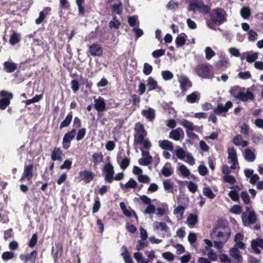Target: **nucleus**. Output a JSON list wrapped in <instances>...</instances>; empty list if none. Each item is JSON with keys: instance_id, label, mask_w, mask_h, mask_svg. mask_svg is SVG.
<instances>
[{"instance_id": "nucleus-19", "label": "nucleus", "mask_w": 263, "mask_h": 263, "mask_svg": "<svg viewBox=\"0 0 263 263\" xmlns=\"http://www.w3.org/2000/svg\"><path fill=\"white\" fill-rule=\"evenodd\" d=\"M216 67L221 69L226 68L227 65L229 64V60L228 58L224 54H221L219 56V60L216 63Z\"/></svg>"}, {"instance_id": "nucleus-29", "label": "nucleus", "mask_w": 263, "mask_h": 263, "mask_svg": "<svg viewBox=\"0 0 263 263\" xmlns=\"http://www.w3.org/2000/svg\"><path fill=\"white\" fill-rule=\"evenodd\" d=\"M120 207L124 214L127 217H130L133 214L135 215L136 218H138L137 216L136 215L135 212L131 210L129 208L127 209L126 206L124 202H121L120 203Z\"/></svg>"}, {"instance_id": "nucleus-7", "label": "nucleus", "mask_w": 263, "mask_h": 263, "mask_svg": "<svg viewBox=\"0 0 263 263\" xmlns=\"http://www.w3.org/2000/svg\"><path fill=\"white\" fill-rule=\"evenodd\" d=\"M0 95L2 99L0 100V109L4 110L10 103V100L13 98V95L11 92L5 90H2L0 92Z\"/></svg>"}, {"instance_id": "nucleus-1", "label": "nucleus", "mask_w": 263, "mask_h": 263, "mask_svg": "<svg viewBox=\"0 0 263 263\" xmlns=\"http://www.w3.org/2000/svg\"><path fill=\"white\" fill-rule=\"evenodd\" d=\"M211 235L213 239L227 242L230 237V230L227 227L218 226L213 229Z\"/></svg>"}, {"instance_id": "nucleus-46", "label": "nucleus", "mask_w": 263, "mask_h": 263, "mask_svg": "<svg viewBox=\"0 0 263 263\" xmlns=\"http://www.w3.org/2000/svg\"><path fill=\"white\" fill-rule=\"evenodd\" d=\"M205 58L208 60H211L215 55V52L210 47H206L204 50Z\"/></svg>"}, {"instance_id": "nucleus-28", "label": "nucleus", "mask_w": 263, "mask_h": 263, "mask_svg": "<svg viewBox=\"0 0 263 263\" xmlns=\"http://www.w3.org/2000/svg\"><path fill=\"white\" fill-rule=\"evenodd\" d=\"M200 99V93L198 92L195 91L186 97V100L190 103H194Z\"/></svg>"}, {"instance_id": "nucleus-26", "label": "nucleus", "mask_w": 263, "mask_h": 263, "mask_svg": "<svg viewBox=\"0 0 263 263\" xmlns=\"http://www.w3.org/2000/svg\"><path fill=\"white\" fill-rule=\"evenodd\" d=\"M52 254L54 258H58L61 256L63 253V247L61 244H57L53 247L51 250Z\"/></svg>"}, {"instance_id": "nucleus-11", "label": "nucleus", "mask_w": 263, "mask_h": 263, "mask_svg": "<svg viewBox=\"0 0 263 263\" xmlns=\"http://www.w3.org/2000/svg\"><path fill=\"white\" fill-rule=\"evenodd\" d=\"M232 106V103L231 101H228L224 106L222 104H218L217 107L214 109V112L217 115H220L222 113L228 112Z\"/></svg>"}, {"instance_id": "nucleus-14", "label": "nucleus", "mask_w": 263, "mask_h": 263, "mask_svg": "<svg viewBox=\"0 0 263 263\" xmlns=\"http://www.w3.org/2000/svg\"><path fill=\"white\" fill-rule=\"evenodd\" d=\"M37 256V252L35 250L33 251L29 254L25 255L22 254L20 256V259L24 262L30 261L31 263H34Z\"/></svg>"}, {"instance_id": "nucleus-48", "label": "nucleus", "mask_w": 263, "mask_h": 263, "mask_svg": "<svg viewBox=\"0 0 263 263\" xmlns=\"http://www.w3.org/2000/svg\"><path fill=\"white\" fill-rule=\"evenodd\" d=\"M203 193L209 199H213L215 195L213 193L212 190L209 187H205L203 189Z\"/></svg>"}, {"instance_id": "nucleus-62", "label": "nucleus", "mask_w": 263, "mask_h": 263, "mask_svg": "<svg viewBox=\"0 0 263 263\" xmlns=\"http://www.w3.org/2000/svg\"><path fill=\"white\" fill-rule=\"evenodd\" d=\"M248 39L250 41L254 42L257 40V34L253 30H250L248 32Z\"/></svg>"}, {"instance_id": "nucleus-37", "label": "nucleus", "mask_w": 263, "mask_h": 263, "mask_svg": "<svg viewBox=\"0 0 263 263\" xmlns=\"http://www.w3.org/2000/svg\"><path fill=\"white\" fill-rule=\"evenodd\" d=\"M122 4L121 2H119L117 4L112 5L111 7V12L112 13H116L117 14H121L122 12Z\"/></svg>"}, {"instance_id": "nucleus-52", "label": "nucleus", "mask_w": 263, "mask_h": 263, "mask_svg": "<svg viewBox=\"0 0 263 263\" xmlns=\"http://www.w3.org/2000/svg\"><path fill=\"white\" fill-rule=\"evenodd\" d=\"M128 23L129 25L132 27H134L136 25L138 26L139 24V23L138 20V16L136 15L130 16L128 18Z\"/></svg>"}, {"instance_id": "nucleus-42", "label": "nucleus", "mask_w": 263, "mask_h": 263, "mask_svg": "<svg viewBox=\"0 0 263 263\" xmlns=\"http://www.w3.org/2000/svg\"><path fill=\"white\" fill-rule=\"evenodd\" d=\"M240 15L243 19H248L251 15V10L248 7H243L240 11Z\"/></svg>"}, {"instance_id": "nucleus-17", "label": "nucleus", "mask_w": 263, "mask_h": 263, "mask_svg": "<svg viewBox=\"0 0 263 263\" xmlns=\"http://www.w3.org/2000/svg\"><path fill=\"white\" fill-rule=\"evenodd\" d=\"M94 107L98 111H103L105 110L106 104L104 99L102 97L95 99Z\"/></svg>"}, {"instance_id": "nucleus-2", "label": "nucleus", "mask_w": 263, "mask_h": 263, "mask_svg": "<svg viewBox=\"0 0 263 263\" xmlns=\"http://www.w3.org/2000/svg\"><path fill=\"white\" fill-rule=\"evenodd\" d=\"M188 10L193 11L194 13L199 11L209 13L211 11V8L204 5L202 0H190Z\"/></svg>"}, {"instance_id": "nucleus-61", "label": "nucleus", "mask_w": 263, "mask_h": 263, "mask_svg": "<svg viewBox=\"0 0 263 263\" xmlns=\"http://www.w3.org/2000/svg\"><path fill=\"white\" fill-rule=\"evenodd\" d=\"M175 153L179 159L182 160L185 158V153L182 148L180 147L178 148L176 151H175Z\"/></svg>"}, {"instance_id": "nucleus-56", "label": "nucleus", "mask_w": 263, "mask_h": 263, "mask_svg": "<svg viewBox=\"0 0 263 263\" xmlns=\"http://www.w3.org/2000/svg\"><path fill=\"white\" fill-rule=\"evenodd\" d=\"M223 180L226 183H229L233 185L236 182V179L234 176L232 175H224Z\"/></svg>"}, {"instance_id": "nucleus-18", "label": "nucleus", "mask_w": 263, "mask_h": 263, "mask_svg": "<svg viewBox=\"0 0 263 263\" xmlns=\"http://www.w3.org/2000/svg\"><path fill=\"white\" fill-rule=\"evenodd\" d=\"M184 132L181 128L172 130L169 134V137L175 141H179L181 137H183Z\"/></svg>"}, {"instance_id": "nucleus-27", "label": "nucleus", "mask_w": 263, "mask_h": 263, "mask_svg": "<svg viewBox=\"0 0 263 263\" xmlns=\"http://www.w3.org/2000/svg\"><path fill=\"white\" fill-rule=\"evenodd\" d=\"M244 157L246 160L250 162H253L256 158L254 152L248 148L245 149Z\"/></svg>"}, {"instance_id": "nucleus-64", "label": "nucleus", "mask_w": 263, "mask_h": 263, "mask_svg": "<svg viewBox=\"0 0 263 263\" xmlns=\"http://www.w3.org/2000/svg\"><path fill=\"white\" fill-rule=\"evenodd\" d=\"M139 182L143 183H149L151 181L149 177L146 175H140L138 177Z\"/></svg>"}, {"instance_id": "nucleus-53", "label": "nucleus", "mask_w": 263, "mask_h": 263, "mask_svg": "<svg viewBox=\"0 0 263 263\" xmlns=\"http://www.w3.org/2000/svg\"><path fill=\"white\" fill-rule=\"evenodd\" d=\"M246 61L249 63H252L257 59L258 54L257 52H254L250 55L248 52L246 53Z\"/></svg>"}, {"instance_id": "nucleus-39", "label": "nucleus", "mask_w": 263, "mask_h": 263, "mask_svg": "<svg viewBox=\"0 0 263 263\" xmlns=\"http://www.w3.org/2000/svg\"><path fill=\"white\" fill-rule=\"evenodd\" d=\"M76 130L75 129H73L65 134L63 139H64L65 141L70 142L76 136Z\"/></svg>"}, {"instance_id": "nucleus-57", "label": "nucleus", "mask_w": 263, "mask_h": 263, "mask_svg": "<svg viewBox=\"0 0 263 263\" xmlns=\"http://www.w3.org/2000/svg\"><path fill=\"white\" fill-rule=\"evenodd\" d=\"M179 170L181 174L184 177H187L190 174L189 170L183 164H181L179 166Z\"/></svg>"}, {"instance_id": "nucleus-51", "label": "nucleus", "mask_w": 263, "mask_h": 263, "mask_svg": "<svg viewBox=\"0 0 263 263\" xmlns=\"http://www.w3.org/2000/svg\"><path fill=\"white\" fill-rule=\"evenodd\" d=\"M161 75L165 81H169L173 79L174 75L170 71L164 70L161 72Z\"/></svg>"}, {"instance_id": "nucleus-43", "label": "nucleus", "mask_w": 263, "mask_h": 263, "mask_svg": "<svg viewBox=\"0 0 263 263\" xmlns=\"http://www.w3.org/2000/svg\"><path fill=\"white\" fill-rule=\"evenodd\" d=\"M180 124L183 126L186 130H193V129H194L193 127V123L187 120L183 119L180 121Z\"/></svg>"}, {"instance_id": "nucleus-38", "label": "nucleus", "mask_w": 263, "mask_h": 263, "mask_svg": "<svg viewBox=\"0 0 263 263\" xmlns=\"http://www.w3.org/2000/svg\"><path fill=\"white\" fill-rule=\"evenodd\" d=\"M122 249L124 251L122 253L121 255L124 258V260L126 263H133L132 259L130 256V255L127 250V248L123 246Z\"/></svg>"}, {"instance_id": "nucleus-4", "label": "nucleus", "mask_w": 263, "mask_h": 263, "mask_svg": "<svg viewBox=\"0 0 263 263\" xmlns=\"http://www.w3.org/2000/svg\"><path fill=\"white\" fill-rule=\"evenodd\" d=\"M134 130V142L141 144L147 135L143 125L140 123H137L135 125Z\"/></svg>"}, {"instance_id": "nucleus-6", "label": "nucleus", "mask_w": 263, "mask_h": 263, "mask_svg": "<svg viewBox=\"0 0 263 263\" xmlns=\"http://www.w3.org/2000/svg\"><path fill=\"white\" fill-rule=\"evenodd\" d=\"M196 71L198 76L202 78L210 79L212 78L211 66L208 64L198 65L196 68Z\"/></svg>"}, {"instance_id": "nucleus-9", "label": "nucleus", "mask_w": 263, "mask_h": 263, "mask_svg": "<svg viewBox=\"0 0 263 263\" xmlns=\"http://www.w3.org/2000/svg\"><path fill=\"white\" fill-rule=\"evenodd\" d=\"M103 172L105 174V180L111 183L114 180V170L113 166L109 163L104 166Z\"/></svg>"}, {"instance_id": "nucleus-24", "label": "nucleus", "mask_w": 263, "mask_h": 263, "mask_svg": "<svg viewBox=\"0 0 263 263\" xmlns=\"http://www.w3.org/2000/svg\"><path fill=\"white\" fill-rule=\"evenodd\" d=\"M51 9L50 8H45L43 10L41 11L39 13V16L35 20V24L39 25L41 24L46 16L49 13Z\"/></svg>"}, {"instance_id": "nucleus-31", "label": "nucleus", "mask_w": 263, "mask_h": 263, "mask_svg": "<svg viewBox=\"0 0 263 263\" xmlns=\"http://www.w3.org/2000/svg\"><path fill=\"white\" fill-rule=\"evenodd\" d=\"M198 222V217L196 215L191 214L187 218V223L190 228H193Z\"/></svg>"}, {"instance_id": "nucleus-41", "label": "nucleus", "mask_w": 263, "mask_h": 263, "mask_svg": "<svg viewBox=\"0 0 263 263\" xmlns=\"http://www.w3.org/2000/svg\"><path fill=\"white\" fill-rule=\"evenodd\" d=\"M72 119V113H70L67 115L65 119L61 123L60 128L61 129L68 126L71 122Z\"/></svg>"}, {"instance_id": "nucleus-60", "label": "nucleus", "mask_w": 263, "mask_h": 263, "mask_svg": "<svg viewBox=\"0 0 263 263\" xmlns=\"http://www.w3.org/2000/svg\"><path fill=\"white\" fill-rule=\"evenodd\" d=\"M238 77L239 78L242 79V80H247L251 77V74L249 71H243V72H240L238 74Z\"/></svg>"}, {"instance_id": "nucleus-15", "label": "nucleus", "mask_w": 263, "mask_h": 263, "mask_svg": "<svg viewBox=\"0 0 263 263\" xmlns=\"http://www.w3.org/2000/svg\"><path fill=\"white\" fill-rule=\"evenodd\" d=\"M228 159L231 161V168H236L238 165L237 157L236 152L233 147L228 149Z\"/></svg>"}, {"instance_id": "nucleus-35", "label": "nucleus", "mask_w": 263, "mask_h": 263, "mask_svg": "<svg viewBox=\"0 0 263 263\" xmlns=\"http://www.w3.org/2000/svg\"><path fill=\"white\" fill-rule=\"evenodd\" d=\"M146 85L148 87V91L155 90L157 89L158 87L157 81L151 77H149L148 78Z\"/></svg>"}, {"instance_id": "nucleus-33", "label": "nucleus", "mask_w": 263, "mask_h": 263, "mask_svg": "<svg viewBox=\"0 0 263 263\" xmlns=\"http://www.w3.org/2000/svg\"><path fill=\"white\" fill-rule=\"evenodd\" d=\"M94 165L97 166L103 161V156L101 153H95L92 156Z\"/></svg>"}, {"instance_id": "nucleus-55", "label": "nucleus", "mask_w": 263, "mask_h": 263, "mask_svg": "<svg viewBox=\"0 0 263 263\" xmlns=\"http://www.w3.org/2000/svg\"><path fill=\"white\" fill-rule=\"evenodd\" d=\"M121 24L120 22L116 19V17H114L111 21H110L109 23V27L110 28H115L118 29L119 28Z\"/></svg>"}, {"instance_id": "nucleus-40", "label": "nucleus", "mask_w": 263, "mask_h": 263, "mask_svg": "<svg viewBox=\"0 0 263 263\" xmlns=\"http://www.w3.org/2000/svg\"><path fill=\"white\" fill-rule=\"evenodd\" d=\"M161 173L163 176L168 177L173 174V171L168 164H166L161 170Z\"/></svg>"}, {"instance_id": "nucleus-8", "label": "nucleus", "mask_w": 263, "mask_h": 263, "mask_svg": "<svg viewBox=\"0 0 263 263\" xmlns=\"http://www.w3.org/2000/svg\"><path fill=\"white\" fill-rule=\"evenodd\" d=\"M241 218L243 224L245 226H248L251 224H254L256 220V216L255 213L253 211H249L247 214L243 212L241 215Z\"/></svg>"}, {"instance_id": "nucleus-47", "label": "nucleus", "mask_w": 263, "mask_h": 263, "mask_svg": "<svg viewBox=\"0 0 263 263\" xmlns=\"http://www.w3.org/2000/svg\"><path fill=\"white\" fill-rule=\"evenodd\" d=\"M240 196L245 204H249L250 203V198L248 193L247 191H242L241 193Z\"/></svg>"}, {"instance_id": "nucleus-21", "label": "nucleus", "mask_w": 263, "mask_h": 263, "mask_svg": "<svg viewBox=\"0 0 263 263\" xmlns=\"http://www.w3.org/2000/svg\"><path fill=\"white\" fill-rule=\"evenodd\" d=\"M159 146L162 149L173 152L174 150V146L173 143L167 140H160L159 141Z\"/></svg>"}, {"instance_id": "nucleus-54", "label": "nucleus", "mask_w": 263, "mask_h": 263, "mask_svg": "<svg viewBox=\"0 0 263 263\" xmlns=\"http://www.w3.org/2000/svg\"><path fill=\"white\" fill-rule=\"evenodd\" d=\"M20 41L19 35L16 33L14 32L10 36V39L9 40V42L11 45H14Z\"/></svg>"}, {"instance_id": "nucleus-10", "label": "nucleus", "mask_w": 263, "mask_h": 263, "mask_svg": "<svg viewBox=\"0 0 263 263\" xmlns=\"http://www.w3.org/2000/svg\"><path fill=\"white\" fill-rule=\"evenodd\" d=\"M33 177V165L30 164L25 165L24 169V172L22 176L20 179L21 181H23L27 180L30 181Z\"/></svg>"}, {"instance_id": "nucleus-22", "label": "nucleus", "mask_w": 263, "mask_h": 263, "mask_svg": "<svg viewBox=\"0 0 263 263\" xmlns=\"http://www.w3.org/2000/svg\"><path fill=\"white\" fill-rule=\"evenodd\" d=\"M64 156L62 151L58 147H54L51 155V158L53 161H62Z\"/></svg>"}, {"instance_id": "nucleus-3", "label": "nucleus", "mask_w": 263, "mask_h": 263, "mask_svg": "<svg viewBox=\"0 0 263 263\" xmlns=\"http://www.w3.org/2000/svg\"><path fill=\"white\" fill-rule=\"evenodd\" d=\"M253 87V86L247 88L245 87L240 88L236 96V98L243 102L254 101L255 100V97L254 94L251 91V89Z\"/></svg>"}, {"instance_id": "nucleus-12", "label": "nucleus", "mask_w": 263, "mask_h": 263, "mask_svg": "<svg viewBox=\"0 0 263 263\" xmlns=\"http://www.w3.org/2000/svg\"><path fill=\"white\" fill-rule=\"evenodd\" d=\"M251 246L253 252L257 254H259L260 253L259 248L263 249V239L260 238L253 239L251 241Z\"/></svg>"}, {"instance_id": "nucleus-44", "label": "nucleus", "mask_w": 263, "mask_h": 263, "mask_svg": "<svg viewBox=\"0 0 263 263\" xmlns=\"http://www.w3.org/2000/svg\"><path fill=\"white\" fill-rule=\"evenodd\" d=\"M164 189L168 192H172L174 183L170 179L164 180L163 181Z\"/></svg>"}, {"instance_id": "nucleus-13", "label": "nucleus", "mask_w": 263, "mask_h": 263, "mask_svg": "<svg viewBox=\"0 0 263 263\" xmlns=\"http://www.w3.org/2000/svg\"><path fill=\"white\" fill-rule=\"evenodd\" d=\"M178 81L182 90H186L191 86V83L189 79L184 75L178 76Z\"/></svg>"}, {"instance_id": "nucleus-50", "label": "nucleus", "mask_w": 263, "mask_h": 263, "mask_svg": "<svg viewBox=\"0 0 263 263\" xmlns=\"http://www.w3.org/2000/svg\"><path fill=\"white\" fill-rule=\"evenodd\" d=\"M230 198L234 201H238L239 200V196L238 192L235 190H232L230 191L228 194Z\"/></svg>"}, {"instance_id": "nucleus-63", "label": "nucleus", "mask_w": 263, "mask_h": 263, "mask_svg": "<svg viewBox=\"0 0 263 263\" xmlns=\"http://www.w3.org/2000/svg\"><path fill=\"white\" fill-rule=\"evenodd\" d=\"M207 256L209 259L213 261H216L218 259V256L216 253L213 252V251L211 249L208 253Z\"/></svg>"}, {"instance_id": "nucleus-16", "label": "nucleus", "mask_w": 263, "mask_h": 263, "mask_svg": "<svg viewBox=\"0 0 263 263\" xmlns=\"http://www.w3.org/2000/svg\"><path fill=\"white\" fill-rule=\"evenodd\" d=\"M79 176L86 183H89L93 179L95 174L91 171L84 170L79 172Z\"/></svg>"}, {"instance_id": "nucleus-23", "label": "nucleus", "mask_w": 263, "mask_h": 263, "mask_svg": "<svg viewBox=\"0 0 263 263\" xmlns=\"http://www.w3.org/2000/svg\"><path fill=\"white\" fill-rule=\"evenodd\" d=\"M156 215L157 216L161 217L169 213L168 206L166 203H162L156 209Z\"/></svg>"}, {"instance_id": "nucleus-32", "label": "nucleus", "mask_w": 263, "mask_h": 263, "mask_svg": "<svg viewBox=\"0 0 263 263\" xmlns=\"http://www.w3.org/2000/svg\"><path fill=\"white\" fill-rule=\"evenodd\" d=\"M142 114L149 121H152L155 118V111L151 108L147 110H143Z\"/></svg>"}, {"instance_id": "nucleus-30", "label": "nucleus", "mask_w": 263, "mask_h": 263, "mask_svg": "<svg viewBox=\"0 0 263 263\" xmlns=\"http://www.w3.org/2000/svg\"><path fill=\"white\" fill-rule=\"evenodd\" d=\"M230 255L237 262H240L242 260V257L240 251L235 247L232 248L230 250Z\"/></svg>"}, {"instance_id": "nucleus-5", "label": "nucleus", "mask_w": 263, "mask_h": 263, "mask_svg": "<svg viewBox=\"0 0 263 263\" xmlns=\"http://www.w3.org/2000/svg\"><path fill=\"white\" fill-rule=\"evenodd\" d=\"M211 19L215 24L220 25L226 22V13L220 8H217L212 11Z\"/></svg>"}, {"instance_id": "nucleus-58", "label": "nucleus", "mask_w": 263, "mask_h": 263, "mask_svg": "<svg viewBox=\"0 0 263 263\" xmlns=\"http://www.w3.org/2000/svg\"><path fill=\"white\" fill-rule=\"evenodd\" d=\"M137 182L133 178H130L128 181L124 185V187L134 189L137 186Z\"/></svg>"}, {"instance_id": "nucleus-34", "label": "nucleus", "mask_w": 263, "mask_h": 263, "mask_svg": "<svg viewBox=\"0 0 263 263\" xmlns=\"http://www.w3.org/2000/svg\"><path fill=\"white\" fill-rule=\"evenodd\" d=\"M185 37H186L185 34H181L179 35L175 40V43L177 47H180L183 46L186 43Z\"/></svg>"}, {"instance_id": "nucleus-36", "label": "nucleus", "mask_w": 263, "mask_h": 263, "mask_svg": "<svg viewBox=\"0 0 263 263\" xmlns=\"http://www.w3.org/2000/svg\"><path fill=\"white\" fill-rule=\"evenodd\" d=\"M4 68L7 72H12L17 68V65L14 63L5 62L4 63Z\"/></svg>"}, {"instance_id": "nucleus-59", "label": "nucleus", "mask_w": 263, "mask_h": 263, "mask_svg": "<svg viewBox=\"0 0 263 263\" xmlns=\"http://www.w3.org/2000/svg\"><path fill=\"white\" fill-rule=\"evenodd\" d=\"M153 67L151 65L146 63L144 64L143 72L144 74L146 76L149 75L151 73Z\"/></svg>"}, {"instance_id": "nucleus-20", "label": "nucleus", "mask_w": 263, "mask_h": 263, "mask_svg": "<svg viewBox=\"0 0 263 263\" xmlns=\"http://www.w3.org/2000/svg\"><path fill=\"white\" fill-rule=\"evenodd\" d=\"M89 52L92 56H100L102 54L103 50L100 45L93 44L89 47Z\"/></svg>"}, {"instance_id": "nucleus-49", "label": "nucleus", "mask_w": 263, "mask_h": 263, "mask_svg": "<svg viewBox=\"0 0 263 263\" xmlns=\"http://www.w3.org/2000/svg\"><path fill=\"white\" fill-rule=\"evenodd\" d=\"M184 211L185 208L183 206L179 205L174 210L173 213L176 216L179 215L180 218H182Z\"/></svg>"}, {"instance_id": "nucleus-25", "label": "nucleus", "mask_w": 263, "mask_h": 263, "mask_svg": "<svg viewBox=\"0 0 263 263\" xmlns=\"http://www.w3.org/2000/svg\"><path fill=\"white\" fill-rule=\"evenodd\" d=\"M155 230H160L162 232H167L170 228L164 222L156 221L154 224Z\"/></svg>"}, {"instance_id": "nucleus-45", "label": "nucleus", "mask_w": 263, "mask_h": 263, "mask_svg": "<svg viewBox=\"0 0 263 263\" xmlns=\"http://www.w3.org/2000/svg\"><path fill=\"white\" fill-rule=\"evenodd\" d=\"M152 162V157H142L138 160L139 163L141 165L146 166L150 164Z\"/></svg>"}]
</instances>
